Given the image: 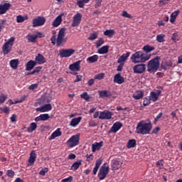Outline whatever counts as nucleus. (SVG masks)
<instances>
[{"mask_svg":"<svg viewBox=\"0 0 182 182\" xmlns=\"http://www.w3.org/2000/svg\"><path fill=\"white\" fill-rule=\"evenodd\" d=\"M46 22V18L43 16H38L33 20V28L43 26Z\"/></svg>","mask_w":182,"mask_h":182,"instance_id":"nucleus-9","label":"nucleus"},{"mask_svg":"<svg viewBox=\"0 0 182 182\" xmlns=\"http://www.w3.org/2000/svg\"><path fill=\"white\" fill-rule=\"evenodd\" d=\"M109 52V46H104L97 50L100 55H106Z\"/></svg>","mask_w":182,"mask_h":182,"instance_id":"nucleus-30","label":"nucleus"},{"mask_svg":"<svg viewBox=\"0 0 182 182\" xmlns=\"http://www.w3.org/2000/svg\"><path fill=\"white\" fill-rule=\"evenodd\" d=\"M40 118L41 121L48 120V119H49V114H40Z\"/></svg>","mask_w":182,"mask_h":182,"instance_id":"nucleus-53","label":"nucleus"},{"mask_svg":"<svg viewBox=\"0 0 182 182\" xmlns=\"http://www.w3.org/2000/svg\"><path fill=\"white\" fill-rule=\"evenodd\" d=\"M151 58V54H144L141 51H136L132 55L130 59L132 63H144Z\"/></svg>","mask_w":182,"mask_h":182,"instance_id":"nucleus-3","label":"nucleus"},{"mask_svg":"<svg viewBox=\"0 0 182 182\" xmlns=\"http://www.w3.org/2000/svg\"><path fill=\"white\" fill-rule=\"evenodd\" d=\"M134 73L141 75L146 72V64H136L132 68Z\"/></svg>","mask_w":182,"mask_h":182,"instance_id":"nucleus-8","label":"nucleus"},{"mask_svg":"<svg viewBox=\"0 0 182 182\" xmlns=\"http://www.w3.org/2000/svg\"><path fill=\"white\" fill-rule=\"evenodd\" d=\"M80 122H82V117L73 118L70 122V126L71 127H76V126H77V124H79V123H80Z\"/></svg>","mask_w":182,"mask_h":182,"instance_id":"nucleus-22","label":"nucleus"},{"mask_svg":"<svg viewBox=\"0 0 182 182\" xmlns=\"http://www.w3.org/2000/svg\"><path fill=\"white\" fill-rule=\"evenodd\" d=\"M97 33H91L88 37V41H95V39H97Z\"/></svg>","mask_w":182,"mask_h":182,"instance_id":"nucleus-48","label":"nucleus"},{"mask_svg":"<svg viewBox=\"0 0 182 182\" xmlns=\"http://www.w3.org/2000/svg\"><path fill=\"white\" fill-rule=\"evenodd\" d=\"M129 56H130V53H127L123 54L122 56H120L118 58L117 63H121V65H123L124 63V62H126V60H127V58H129Z\"/></svg>","mask_w":182,"mask_h":182,"instance_id":"nucleus-26","label":"nucleus"},{"mask_svg":"<svg viewBox=\"0 0 182 182\" xmlns=\"http://www.w3.org/2000/svg\"><path fill=\"white\" fill-rule=\"evenodd\" d=\"M12 6V4L9 3H4L0 4V15L5 14L6 12H8Z\"/></svg>","mask_w":182,"mask_h":182,"instance_id":"nucleus-13","label":"nucleus"},{"mask_svg":"<svg viewBox=\"0 0 182 182\" xmlns=\"http://www.w3.org/2000/svg\"><path fill=\"white\" fill-rule=\"evenodd\" d=\"M60 136H62V132H60V128H58L54 132L52 133L49 139L54 140V139H56V137H60Z\"/></svg>","mask_w":182,"mask_h":182,"instance_id":"nucleus-27","label":"nucleus"},{"mask_svg":"<svg viewBox=\"0 0 182 182\" xmlns=\"http://www.w3.org/2000/svg\"><path fill=\"white\" fill-rule=\"evenodd\" d=\"M14 42H15V38L11 37L6 43L2 46V52L4 55H8L12 50V46H14Z\"/></svg>","mask_w":182,"mask_h":182,"instance_id":"nucleus-5","label":"nucleus"},{"mask_svg":"<svg viewBox=\"0 0 182 182\" xmlns=\"http://www.w3.org/2000/svg\"><path fill=\"white\" fill-rule=\"evenodd\" d=\"M6 99H8V96L4 94H1L0 95V103H4V102H5Z\"/></svg>","mask_w":182,"mask_h":182,"instance_id":"nucleus-54","label":"nucleus"},{"mask_svg":"<svg viewBox=\"0 0 182 182\" xmlns=\"http://www.w3.org/2000/svg\"><path fill=\"white\" fill-rule=\"evenodd\" d=\"M26 19H28V17H25L21 15H18L16 16L17 23H22V22H25Z\"/></svg>","mask_w":182,"mask_h":182,"instance_id":"nucleus-42","label":"nucleus"},{"mask_svg":"<svg viewBox=\"0 0 182 182\" xmlns=\"http://www.w3.org/2000/svg\"><path fill=\"white\" fill-rule=\"evenodd\" d=\"M37 38L38 36L35 34H28L26 36V39H28V42H31L32 43H35Z\"/></svg>","mask_w":182,"mask_h":182,"instance_id":"nucleus-36","label":"nucleus"},{"mask_svg":"<svg viewBox=\"0 0 182 182\" xmlns=\"http://www.w3.org/2000/svg\"><path fill=\"white\" fill-rule=\"evenodd\" d=\"M151 129H153V126L151 122H146L144 120H141L138 122L136 127V133L137 134H150V132H151Z\"/></svg>","mask_w":182,"mask_h":182,"instance_id":"nucleus-2","label":"nucleus"},{"mask_svg":"<svg viewBox=\"0 0 182 182\" xmlns=\"http://www.w3.org/2000/svg\"><path fill=\"white\" fill-rule=\"evenodd\" d=\"M77 1V5L79 6V8H84L85 5L86 4H89V1L90 0H76Z\"/></svg>","mask_w":182,"mask_h":182,"instance_id":"nucleus-39","label":"nucleus"},{"mask_svg":"<svg viewBox=\"0 0 182 182\" xmlns=\"http://www.w3.org/2000/svg\"><path fill=\"white\" fill-rule=\"evenodd\" d=\"M103 43H105V40H103V38H100L95 42L96 48H100V46H102V45H103Z\"/></svg>","mask_w":182,"mask_h":182,"instance_id":"nucleus-45","label":"nucleus"},{"mask_svg":"<svg viewBox=\"0 0 182 182\" xmlns=\"http://www.w3.org/2000/svg\"><path fill=\"white\" fill-rule=\"evenodd\" d=\"M38 87V84H32L31 85L29 86L28 89L30 90H33L34 89H37Z\"/></svg>","mask_w":182,"mask_h":182,"instance_id":"nucleus-63","label":"nucleus"},{"mask_svg":"<svg viewBox=\"0 0 182 182\" xmlns=\"http://www.w3.org/2000/svg\"><path fill=\"white\" fill-rule=\"evenodd\" d=\"M82 75H77L76 76V79L74 80V82H80V80H82Z\"/></svg>","mask_w":182,"mask_h":182,"instance_id":"nucleus-64","label":"nucleus"},{"mask_svg":"<svg viewBox=\"0 0 182 182\" xmlns=\"http://www.w3.org/2000/svg\"><path fill=\"white\" fill-rule=\"evenodd\" d=\"M82 21V14L80 13L76 14L73 18V23L71 26L73 28H76V26H79L80 25V22Z\"/></svg>","mask_w":182,"mask_h":182,"instance_id":"nucleus-12","label":"nucleus"},{"mask_svg":"<svg viewBox=\"0 0 182 182\" xmlns=\"http://www.w3.org/2000/svg\"><path fill=\"white\" fill-rule=\"evenodd\" d=\"M159 68H160V57H156L148 62L147 71L149 72V73H156V71L159 70Z\"/></svg>","mask_w":182,"mask_h":182,"instance_id":"nucleus-4","label":"nucleus"},{"mask_svg":"<svg viewBox=\"0 0 182 182\" xmlns=\"http://www.w3.org/2000/svg\"><path fill=\"white\" fill-rule=\"evenodd\" d=\"M6 174L9 177H14V176H15V172L12 170H8Z\"/></svg>","mask_w":182,"mask_h":182,"instance_id":"nucleus-59","label":"nucleus"},{"mask_svg":"<svg viewBox=\"0 0 182 182\" xmlns=\"http://www.w3.org/2000/svg\"><path fill=\"white\" fill-rule=\"evenodd\" d=\"M109 170L110 168L107 164H104L103 165H102L98 172V178L100 180H105L106 178V176L109 174Z\"/></svg>","mask_w":182,"mask_h":182,"instance_id":"nucleus-6","label":"nucleus"},{"mask_svg":"<svg viewBox=\"0 0 182 182\" xmlns=\"http://www.w3.org/2000/svg\"><path fill=\"white\" fill-rule=\"evenodd\" d=\"M36 66V63L33 60H30L26 63V70H32Z\"/></svg>","mask_w":182,"mask_h":182,"instance_id":"nucleus-34","label":"nucleus"},{"mask_svg":"<svg viewBox=\"0 0 182 182\" xmlns=\"http://www.w3.org/2000/svg\"><path fill=\"white\" fill-rule=\"evenodd\" d=\"M114 83H118V85H122V83H124V78L122 77L120 73H118L114 77Z\"/></svg>","mask_w":182,"mask_h":182,"instance_id":"nucleus-24","label":"nucleus"},{"mask_svg":"<svg viewBox=\"0 0 182 182\" xmlns=\"http://www.w3.org/2000/svg\"><path fill=\"white\" fill-rule=\"evenodd\" d=\"M112 116H113V112L109 110H105L100 113L99 119L101 120H109L112 119Z\"/></svg>","mask_w":182,"mask_h":182,"instance_id":"nucleus-11","label":"nucleus"},{"mask_svg":"<svg viewBox=\"0 0 182 182\" xmlns=\"http://www.w3.org/2000/svg\"><path fill=\"white\" fill-rule=\"evenodd\" d=\"M164 164V160H159L156 163V167L161 170L163 168V166Z\"/></svg>","mask_w":182,"mask_h":182,"instance_id":"nucleus-49","label":"nucleus"},{"mask_svg":"<svg viewBox=\"0 0 182 182\" xmlns=\"http://www.w3.org/2000/svg\"><path fill=\"white\" fill-rule=\"evenodd\" d=\"M122 164H123V161H118L116 159L112 160L111 163V166L112 167V170H119L120 167H122Z\"/></svg>","mask_w":182,"mask_h":182,"instance_id":"nucleus-18","label":"nucleus"},{"mask_svg":"<svg viewBox=\"0 0 182 182\" xmlns=\"http://www.w3.org/2000/svg\"><path fill=\"white\" fill-rule=\"evenodd\" d=\"M80 97H82V99H84V100H86V102H89L90 99V96H89V94H87V92H83L82 94H81Z\"/></svg>","mask_w":182,"mask_h":182,"instance_id":"nucleus-46","label":"nucleus"},{"mask_svg":"<svg viewBox=\"0 0 182 182\" xmlns=\"http://www.w3.org/2000/svg\"><path fill=\"white\" fill-rule=\"evenodd\" d=\"M103 147V141L100 142H95L92 144V153H95V151H99L100 149Z\"/></svg>","mask_w":182,"mask_h":182,"instance_id":"nucleus-19","label":"nucleus"},{"mask_svg":"<svg viewBox=\"0 0 182 182\" xmlns=\"http://www.w3.org/2000/svg\"><path fill=\"white\" fill-rule=\"evenodd\" d=\"M60 58H70L75 53V50L70 48V49H62L60 50Z\"/></svg>","mask_w":182,"mask_h":182,"instance_id":"nucleus-10","label":"nucleus"},{"mask_svg":"<svg viewBox=\"0 0 182 182\" xmlns=\"http://www.w3.org/2000/svg\"><path fill=\"white\" fill-rule=\"evenodd\" d=\"M36 112H40L41 113H45L46 112H50L52 110V105L46 104L42 107L36 108Z\"/></svg>","mask_w":182,"mask_h":182,"instance_id":"nucleus-15","label":"nucleus"},{"mask_svg":"<svg viewBox=\"0 0 182 182\" xmlns=\"http://www.w3.org/2000/svg\"><path fill=\"white\" fill-rule=\"evenodd\" d=\"M38 127V125L35 122H31L30 124L29 127L27 129L28 133H32V132H35L36 130V128Z\"/></svg>","mask_w":182,"mask_h":182,"instance_id":"nucleus-38","label":"nucleus"},{"mask_svg":"<svg viewBox=\"0 0 182 182\" xmlns=\"http://www.w3.org/2000/svg\"><path fill=\"white\" fill-rule=\"evenodd\" d=\"M80 139V134H77L75 135H73L67 141V145L71 149L73 147H76V146L79 144Z\"/></svg>","mask_w":182,"mask_h":182,"instance_id":"nucleus-7","label":"nucleus"},{"mask_svg":"<svg viewBox=\"0 0 182 182\" xmlns=\"http://www.w3.org/2000/svg\"><path fill=\"white\" fill-rule=\"evenodd\" d=\"M105 36H108V38H113V36L114 35V30H106L104 31Z\"/></svg>","mask_w":182,"mask_h":182,"instance_id":"nucleus-40","label":"nucleus"},{"mask_svg":"<svg viewBox=\"0 0 182 182\" xmlns=\"http://www.w3.org/2000/svg\"><path fill=\"white\" fill-rule=\"evenodd\" d=\"M60 23H62V16L59 15L53 21V28H58Z\"/></svg>","mask_w":182,"mask_h":182,"instance_id":"nucleus-29","label":"nucleus"},{"mask_svg":"<svg viewBox=\"0 0 182 182\" xmlns=\"http://www.w3.org/2000/svg\"><path fill=\"white\" fill-rule=\"evenodd\" d=\"M18 66H19V60L18 59H13L10 60V67L14 70L18 69Z\"/></svg>","mask_w":182,"mask_h":182,"instance_id":"nucleus-28","label":"nucleus"},{"mask_svg":"<svg viewBox=\"0 0 182 182\" xmlns=\"http://www.w3.org/2000/svg\"><path fill=\"white\" fill-rule=\"evenodd\" d=\"M34 62L37 65H43V63H46V58L42 54L38 53Z\"/></svg>","mask_w":182,"mask_h":182,"instance_id":"nucleus-16","label":"nucleus"},{"mask_svg":"<svg viewBox=\"0 0 182 182\" xmlns=\"http://www.w3.org/2000/svg\"><path fill=\"white\" fill-rule=\"evenodd\" d=\"M143 50H144L146 53H149V52L154 50V47L150 46H144L143 47Z\"/></svg>","mask_w":182,"mask_h":182,"instance_id":"nucleus-44","label":"nucleus"},{"mask_svg":"<svg viewBox=\"0 0 182 182\" xmlns=\"http://www.w3.org/2000/svg\"><path fill=\"white\" fill-rule=\"evenodd\" d=\"M41 70H42V67L38 66V67H36L30 74L35 75L36 73H39V72H41Z\"/></svg>","mask_w":182,"mask_h":182,"instance_id":"nucleus-52","label":"nucleus"},{"mask_svg":"<svg viewBox=\"0 0 182 182\" xmlns=\"http://www.w3.org/2000/svg\"><path fill=\"white\" fill-rule=\"evenodd\" d=\"M80 60L76 61L69 65V70L72 72H79L80 70Z\"/></svg>","mask_w":182,"mask_h":182,"instance_id":"nucleus-17","label":"nucleus"},{"mask_svg":"<svg viewBox=\"0 0 182 182\" xmlns=\"http://www.w3.org/2000/svg\"><path fill=\"white\" fill-rule=\"evenodd\" d=\"M171 39L172 41H173V42H177V41H178V34H177L176 33H174L172 35Z\"/></svg>","mask_w":182,"mask_h":182,"instance_id":"nucleus-56","label":"nucleus"},{"mask_svg":"<svg viewBox=\"0 0 182 182\" xmlns=\"http://www.w3.org/2000/svg\"><path fill=\"white\" fill-rule=\"evenodd\" d=\"M16 114H12L11 117L10 118V120L12 123H15L16 122Z\"/></svg>","mask_w":182,"mask_h":182,"instance_id":"nucleus-62","label":"nucleus"},{"mask_svg":"<svg viewBox=\"0 0 182 182\" xmlns=\"http://www.w3.org/2000/svg\"><path fill=\"white\" fill-rule=\"evenodd\" d=\"M82 166V160H78L75 161L70 167V170H73V171H76L79 167Z\"/></svg>","mask_w":182,"mask_h":182,"instance_id":"nucleus-32","label":"nucleus"},{"mask_svg":"<svg viewBox=\"0 0 182 182\" xmlns=\"http://www.w3.org/2000/svg\"><path fill=\"white\" fill-rule=\"evenodd\" d=\"M36 160V152L34 150H33L30 154L28 166H32V164L35 163Z\"/></svg>","mask_w":182,"mask_h":182,"instance_id":"nucleus-20","label":"nucleus"},{"mask_svg":"<svg viewBox=\"0 0 182 182\" xmlns=\"http://www.w3.org/2000/svg\"><path fill=\"white\" fill-rule=\"evenodd\" d=\"M161 69H164V70H167V69H170V68L173 67V62L164 60L161 65Z\"/></svg>","mask_w":182,"mask_h":182,"instance_id":"nucleus-21","label":"nucleus"},{"mask_svg":"<svg viewBox=\"0 0 182 182\" xmlns=\"http://www.w3.org/2000/svg\"><path fill=\"white\" fill-rule=\"evenodd\" d=\"M73 181V176H70L68 178L62 179L61 182H72Z\"/></svg>","mask_w":182,"mask_h":182,"instance_id":"nucleus-55","label":"nucleus"},{"mask_svg":"<svg viewBox=\"0 0 182 182\" xmlns=\"http://www.w3.org/2000/svg\"><path fill=\"white\" fill-rule=\"evenodd\" d=\"M127 149H133V147H136V140L135 139H130L128 141Z\"/></svg>","mask_w":182,"mask_h":182,"instance_id":"nucleus-41","label":"nucleus"},{"mask_svg":"<svg viewBox=\"0 0 182 182\" xmlns=\"http://www.w3.org/2000/svg\"><path fill=\"white\" fill-rule=\"evenodd\" d=\"M161 95V91L156 90V91H152L150 92L149 95V99L151 102H157L159 100V97Z\"/></svg>","mask_w":182,"mask_h":182,"instance_id":"nucleus-14","label":"nucleus"},{"mask_svg":"<svg viewBox=\"0 0 182 182\" xmlns=\"http://www.w3.org/2000/svg\"><path fill=\"white\" fill-rule=\"evenodd\" d=\"M150 103H151V100H150L149 97H146L144 99V102H143L144 106H149Z\"/></svg>","mask_w":182,"mask_h":182,"instance_id":"nucleus-50","label":"nucleus"},{"mask_svg":"<svg viewBox=\"0 0 182 182\" xmlns=\"http://www.w3.org/2000/svg\"><path fill=\"white\" fill-rule=\"evenodd\" d=\"M102 5V0H95V8H99Z\"/></svg>","mask_w":182,"mask_h":182,"instance_id":"nucleus-61","label":"nucleus"},{"mask_svg":"<svg viewBox=\"0 0 182 182\" xmlns=\"http://www.w3.org/2000/svg\"><path fill=\"white\" fill-rule=\"evenodd\" d=\"M48 173V168H43L40 171L39 174L41 176H45Z\"/></svg>","mask_w":182,"mask_h":182,"instance_id":"nucleus-60","label":"nucleus"},{"mask_svg":"<svg viewBox=\"0 0 182 182\" xmlns=\"http://www.w3.org/2000/svg\"><path fill=\"white\" fill-rule=\"evenodd\" d=\"M122 123L119 122H115L111 128V132L112 133H117V132H119V130L122 129Z\"/></svg>","mask_w":182,"mask_h":182,"instance_id":"nucleus-23","label":"nucleus"},{"mask_svg":"<svg viewBox=\"0 0 182 182\" xmlns=\"http://www.w3.org/2000/svg\"><path fill=\"white\" fill-rule=\"evenodd\" d=\"M102 163H103V160L100 158L96 161L95 167L92 171L94 175H96L97 173V170H99V168L100 167V166H102Z\"/></svg>","mask_w":182,"mask_h":182,"instance_id":"nucleus-25","label":"nucleus"},{"mask_svg":"<svg viewBox=\"0 0 182 182\" xmlns=\"http://www.w3.org/2000/svg\"><path fill=\"white\" fill-rule=\"evenodd\" d=\"M65 36H66V29H60L57 37L56 35H53V36H51V43H53V45H57V46H63V43H65L66 41H68V38Z\"/></svg>","mask_w":182,"mask_h":182,"instance_id":"nucleus-1","label":"nucleus"},{"mask_svg":"<svg viewBox=\"0 0 182 182\" xmlns=\"http://www.w3.org/2000/svg\"><path fill=\"white\" fill-rule=\"evenodd\" d=\"M122 16H123V18H128V19H132L133 18V16H132V15H130L126 11H122Z\"/></svg>","mask_w":182,"mask_h":182,"instance_id":"nucleus-51","label":"nucleus"},{"mask_svg":"<svg viewBox=\"0 0 182 182\" xmlns=\"http://www.w3.org/2000/svg\"><path fill=\"white\" fill-rule=\"evenodd\" d=\"M100 97H110L112 96V92L107 90L98 91Z\"/></svg>","mask_w":182,"mask_h":182,"instance_id":"nucleus-31","label":"nucleus"},{"mask_svg":"<svg viewBox=\"0 0 182 182\" xmlns=\"http://www.w3.org/2000/svg\"><path fill=\"white\" fill-rule=\"evenodd\" d=\"M97 60H99V55H94L87 58V62H88V63H96Z\"/></svg>","mask_w":182,"mask_h":182,"instance_id":"nucleus-35","label":"nucleus"},{"mask_svg":"<svg viewBox=\"0 0 182 182\" xmlns=\"http://www.w3.org/2000/svg\"><path fill=\"white\" fill-rule=\"evenodd\" d=\"M25 95L21 97L19 100H14V105H16V103H22L25 100Z\"/></svg>","mask_w":182,"mask_h":182,"instance_id":"nucleus-57","label":"nucleus"},{"mask_svg":"<svg viewBox=\"0 0 182 182\" xmlns=\"http://www.w3.org/2000/svg\"><path fill=\"white\" fill-rule=\"evenodd\" d=\"M144 96V93L141 91H136L133 94V97L135 100H139Z\"/></svg>","mask_w":182,"mask_h":182,"instance_id":"nucleus-37","label":"nucleus"},{"mask_svg":"<svg viewBox=\"0 0 182 182\" xmlns=\"http://www.w3.org/2000/svg\"><path fill=\"white\" fill-rule=\"evenodd\" d=\"M105 78V73H101L100 74L95 75L94 77V79L97 80H102V79Z\"/></svg>","mask_w":182,"mask_h":182,"instance_id":"nucleus-47","label":"nucleus"},{"mask_svg":"<svg viewBox=\"0 0 182 182\" xmlns=\"http://www.w3.org/2000/svg\"><path fill=\"white\" fill-rule=\"evenodd\" d=\"M166 38V35L161 33L156 36V41L159 43H162V42H164V38Z\"/></svg>","mask_w":182,"mask_h":182,"instance_id":"nucleus-43","label":"nucleus"},{"mask_svg":"<svg viewBox=\"0 0 182 182\" xmlns=\"http://www.w3.org/2000/svg\"><path fill=\"white\" fill-rule=\"evenodd\" d=\"M0 110L4 112V113H5L6 114H9V107H5L4 108L1 107Z\"/></svg>","mask_w":182,"mask_h":182,"instance_id":"nucleus-58","label":"nucleus"},{"mask_svg":"<svg viewBox=\"0 0 182 182\" xmlns=\"http://www.w3.org/2000/svg\"><path fill=\"white\" fill-rule=\"evenodd\" d=\"M178 14H180V10H176L171 14V23H174L176 22V18L178 16Z\"/></svg>","mask_w":182,"mask_h":182,"instance_id":"nucleus-33","label":"nucleus"}]
</instances>
